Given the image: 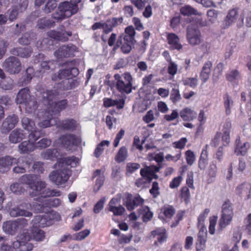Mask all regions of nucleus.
Returning <instances> with one entry per match:
<instances>
[{
	"label": "nucleus",
	"mask_w": 251,
	"mask_h": 251,
	"mask_svg": "<svg viewBox=\"0 0 251 251\" xmlns=\"http://www.w3.org/2000/svg\"><path fill=\"white\" fill-rule=\"evenodd\" d=\"M57 7V3L55 0H50L47 3L45 8L46 13H50Z\"/></svg>",
	"instance_id": "obj_59"
},
{
	"label": "nucleus",
	"mask_w": 251,
	"mask_h": 251,
	"mask_svg": "<svg viewBox=\"0 0 251 251\" xmlns=\"http://www.w3.org/2000/svg\"><path fill=\"white\" fill-rule=\"evenodd\" d=\"M161 211L166 219H170L175 213L174 208L170 205L164 206Z\"/></svg>",
	"instance_id": "obj_51"
},
{
	"label": "nucleus",
	"mask_w": 251,
	"mask_h": 251,
	"mask_svg": "<svg viewBox=\"0 0 251 251\" xmlns=\"http://www.w3.org/2000/svg\"><path fill=\"white\" fill-rule=\"evenodd\" d=\"M17 164V166L14 168L13 171L15 173H24L25 169L29 167V163L27 161L26 158L20 157L17 159V162L14 164Z\"/></svg>",
	"instance_id": "obj_30"
},
{
	"label": "nucleus",
	"mask_w": 251,
	"mask_h": 251,
	"mask_svg": "<svg viewBox=\"0 0 251 251\" xmlns=\"http://www.w3.org/2000/svg\"><path fill=\"white\" fill-rule=\"evenodd\" d=\"M125 103V99L121 98L113 100L110 98L103 99V105L105 107L116 106L117 108L120 109L124 108Z\"/></svg>",
	"instance_id": "obj_24"
},
{
	"label": "nucleus",
	"mask_w": 251,
	"mask_h": 251,
	"mask_svg": "<svg viewBox=\"0 0 251 251\" xmlns=\"http://www.w3.org/2000/svg\"><path fill=\"white\" fill-rule=\"evenodd\" d=\"M210 212L209 208H205L199 215L198 218V225H205L204 222Z\"/></svg>",
	"instance_id": "obj_52"
},
{
	"label": "nucleus",
	"mask_w": 251,
	"mask_h": 251,
	"mask_svg": "<svg viewBox=\"0 0 251 251\" xmlns=\"http://www.w3.org/2000/svg\"><path fill=\"white\" fill-rule=\"evenodd\" d=\"M27 220L25 218L18 219L15 221H9L4 222L3 224L2 228L3 231L7 234L13 235L18 231L20 230L19 236L22 231L27 226Z\"/></svg>",
	"instance_id": "obj_8"
},
{
	"label": "nucleus",
	"mask_w": 251,
	"mask_h": 251,
	"mask_svg": "<svg viewBox=\"0 0 251 251\" xmlns=\"http://www.w3.org/2000/svg\"><path fill=\"white\" fill-rule=\"evenodd\" d=\"M37 201L39 203L34 202L32 204L24 203L20 205L12 208L10 209L9 213L11 216L16 217L18 216L31 217L32 213L29 210H33L35 212H41L43 211L44 207H57L61 203V201L58 198L51 199H44L39 197Z\"/></svg>",
	"instance_id": "obj_2"
},
{
	"label": "nucleus",
	"mask_w": 251,
	"mask_h": 251,
	"mask_svg": "<svg viewBox=\"0 0 251 251\" xmlns=\"http://www.w3.org/2000/svg\"><path fill=\"white\" fill-rule=\"evenodd\" d=\"M78 162V160L74 156L62 157L58 160L57 166L58 167H67V168H68V166H70L71 167H75L76 166Z\"/></svg>",
	"instance_id": "obj_25"
},
{
	"label": "nucleus",
	"mask_w": 251,
	"mask_h": 251,
	"mask_svg": "<svg viewBox=\"0 0 251 251\" xmlns=\"http://www.w3.org/2000/svg\"><path fill=\"white\" fill-rule=\"evenodd\" d=\"M117 90L122 94H128L132 91L133 78L128 72L120 75L116 74L114 76Z\"/></svg>",
	"instance_id": "obj_5"
},
{
	"label": "nucleus",
	"mask_w": 251,
	"mask_h": 251,
	"mask_svg": "<svg viewBox=\"0 0 251 251\" xmlns=\"http://www.w3.org/2000/svg\"><path fill=\"white\" fill-rule=\"evenodd\" d=\"M22 125L24 130L27 131V134H35V135H39L37 128L33 121L27 117H24L22 119Z\"/></svg>",
	"instance_id": "obj_20"
},
{
	"label": "nucleus",
	"mask_w": 251,
	"mask_h": 251,
	"mask_svg": "<svg viewBox=\"0 0 251 251\" xmlns=\"http://www.w3.org/2000/svg\"><path fill=\"white\" fill-rule=\"evenodd\" d=\"M200 228V231L198 233V237L199 241L201 243H205L206 242V236L207 235V229L205 225H198Z\"/></svg>",
	"instance_id": "obj_49"
},
{
	"label": "nucleus",
	"mask_w": 251,
	"mask_h": 251,
	"mask_svg": "<svg viewBox=\"0 0 251 251\" xmlns=\"http://www.w3.org/2000/svg\"><path fill=\"white\" fill-rule=\"evenodd\" d=\"M77 122L73 119H68L62 122V127L66 129L74 130L77 126Z\"/></svg>",
	"instance_id": "obj_45"
},
{
	"label": "nucleus",
	"mask_w": 251,
	"mask_h": 251,
	"mask_svg": "<svg viewBox=\"0 0 251 251\" xmlns=\"http://www.w3.org/2000/svg\"><path fill=\"white\" fill-rule=\"evenodd\" d=\"M208 163V152L207 146L202 149L201 156L199 160V168L201 170H204Z\"/></svg>",
	"instance_id": "obj_35"
},
{
	"label": "nucleus",
	"mask_w": 251,
	"mask_h": 251,
	"mask_svg": "<svg viewBox=\"0 0 251 251\" xmlns=\"http://www.w3.org/2000/svg\"><path fill=\"white\" fill-rule=\"evenodd\" d=\"M123 22L122 18H113L111 20H109L106 22V24H108L107 27V32L108 33L110 32L113 27L119 24H120Z\"/></svg>",
	"instance_id": "obj_48"
},
{
	"label": "nucleus",
	"mask_w": 251,
	"mask_h": 251,
	"mask_svg": "<svg viewBox=\"0 0 251 251\" xmlns=\"http://www.w3.org/2000/svg\"><path fill=\"white\" fill-rule=\"evenodd\" d=\"M39 135L35 134L28 135V141H24L19 145V150L21 153H28L33 151L35 149L34 143L39 138Z\"/></svg>",
	"instance_id": "obj_14"
},
{
	"label": "nucleus",
	"mask_w": 251,
	"mask_h": 251,
	"mask_svg": "<svg viewBox=\"0 0 251 251\" xmlns=\"http://www.w3.org/2000/svg\"><path fill=\"white\" fill-rule=\"evenodd\" d=\"M25 175H24V176ZM23 176L20 178L19 180V183L17 182L13 184L10 186V190L11 191L14 193H20L23 191V186L22 185L24 184H27L29 186L30 188H31L30 185L28 183H25L22 182L21 181L22 177ZM31 191H30V194H31V192H32L31 189H30ZM32 197H33L31 195H30Z\"/></svg>",
	"instance_id": "obj_37"
},
{
	"label": "nucleus",
	"mask_w": 251,
	"mask_h": 251,
	"mask_svg": "<svg viewBox=\"0 0 251 251\" xmlns=\"http://www.w3.org/2000/svg\"><path fill=\"white\" fill-rule=\"evenodd\" d=\"M70 53V49L67 46H62L58 50L54 52V54L58 58L66 57Z\"/></svg>",
	"instance_id": "obj_47"
},
{
	"label": "nucleus",
	"mask_w": 251,
	"mask_h": 251,
	"mask_svg": "<svg viewBox=\"0 0 251 251\" xmlns=\"http://www.w3.org/2000/svg\"><path fill=\"white\" fill-rule=\"evenodd\" d=\"M16 53L22 57H27L30 55L31 52L27 49L19 48L16 51Z\"/></svg>",
	"instance_id": "obj_64"
},
{
	"label": "nucleus",
	"mask_w": 251,
	"mask_h": 251,
	"mask_svg": "<svg viewBox=\"0 0 251 251\" xmlns=\"http://www.w3.org/2000/svg\"><path fill=\"white\" fill-rule=\"evenodd\" d=\"M51 144V140L48 138H43L37 143L35 148H46L49 146Z\"/></svg>",
	"instance_id": "obj_57"
},
{
	"label": "nucleus",
	"mask_w": 251,
	"mask_h": 251,
	"mask_svg": "<svg viewBox=\"0 0 251 251\" xmlns=\"http://www.w3.org/2000/svg\"><path fill=\"white\" fill-rule=\"evenodd\" d=\"M180 13L183 15H201L197 10L189 5H185L180 9Z\"/></svg>",
	"instance_id": "obj_46"
},
{
	"label": "nucleus",
	"mask_w": 251,
	"mask_h": 251,
	"mask_svg": "<svg viewBox=\"0 0 251 251\" xmlns=\"http://www.w3.org/2000/svg\"><path fill=\"white\" fill-rule=\"evenodd\" d=\"M62 146L68 150H75L77 147L81 145V138L79 136L67 134L62 136L59 139Z\"/></svg>",
	"instance_id": "obj_11"
},
{
	"label": "nucleus",
	"mask_w": 251,
	"mask_h": 251,
	"mask_svg": "<svg viewBox=\"0 0 251 251\" xmlns=\"http://www.w3.org/2000/svg\"><path fill=\"white\" fill-rule=\"evenodd\" d=\"M158 171V169L155 166L146 167L140 170V174L142 176L147 177L149 180H151L153 178H157V176L155 175V173Z\"/></svg>",
	"instance_id": "obj_32"
},
{
	"label": "nucleus",
	"mask_w": 251,
	"mask_h": 251,
	"mask_svg": "<svg viewBox=\"0 0 251 251\" xmlns=\"http://www.w3.org/2000/svg\"><path fill=\"white\" fill-rule=\"evenodd\" d=\"M123 201L124 204L128 210H133L135 205L142 204L144 202V200L139 196L135 197L132 200V196L129 194L126 195Z\"/></svg>",
	"instance_id": "obj_16"
},
{
	"label": "nucleus",
	"mask_w": 251,
	"mask_h": 251,
	"mask_svg": "<svg viewBox=\"0 0 251 251\" xmlns=\"http://www.w3.org/2000/svg\"><path fill=\"white\" fill-rule=\"evenodd\" d=\"M181 157V152L180 151H179L175 155H172L170 154H167L165 156V159L167 161H172L173 162H176L180 159Z\"/></svg>",
	"instance_id": "obj_61"
},
{
	"label": "nucleus",
	"mask_w": 251,
	"mask_h": 251,
	"mask_svg": "<svg viewBox=\"0 0 251 251\" xmlns=\"http://www.w3.org/2000/svg\"><path fill=\"white\" fill-rule=\"evenodd\" d=\"M151 236L156 238L159 243H162L167 239L166 231L164 228H158L151 232Z\"/></svg>",
	"instance_id": "obj_34"
},
{
	"label": "nucleus",
	"mask_w": 251,
	"mask_h": 251,
	"mask_svg": "<svg viewBox=\"0 0 251 251\" xmlns=\"http://www.w3.org/2000/svg\"><path fill=\"white\" fill-rule=\"evenodd\" d=\"M24 231L25 232V236L29 235L30 236V239L27 242V243H29L28 241L32 238L37 241H42L45 237L44 232L39 229L38 228L32 227V228L30 230L24 229L20 234H22Z\"/></svg>",
	"instance_id": "obj_19"
},
{
	"label": "nucleus",
	"mask_w": 251,
	"mask_h": 251,
	"mask_svg": "<svg viewBox=\"0 0 251 251\" xmlns=\"http://www.w3.org/2000/svg\"><path fill=\"white\" fill-rule=\"evenodd\" d=\"M125 33L126 35L124 38L125 41L131 42L134 38L135 33L133 27L128 26L126 27L125 29Z\"/></svg>",
	"instance_id": "obj_42"
},
{
	"label": "nucleus",
	"mask_w": 251,
	"mask_h": 251,
	"mask_svg": "<svg viewBox=\"0 0 251 251\" xmlns=\"http://www.w3.org/2000/svg\"><path fill=\"white\" fill-rule=\"evenodd\" d=\"M58 154L56 149H49L42 153V156L45 159L54 160L58 157Z\"/></svg>",
	"instance_id": "obj_39"
},
{
	"label": "nucleus",
	"mask_w": 251,
	"mask_h": 251,
	"mask_svg": "<svg viewBox=\"0 0 251 251\" xmlns=\"http://www.w3.org/2000/svg\"><path fill=\"white\" fill-rule=\"evenodd\" d=\"M185 159L189 165H192L196 160L195 155L191 150L187 151L185 153Z\"/></svg>",
	"instance_id": "obj_54"
},
{
	"label": "nucleus",
	"mask_w": 251,
	"mask_h": 251,
	"mask_svg": "<svg viewBox=\"0 0 251 251\" xmlns=\"http://www.w3.org/2000/svg\"><path fill=\"white\" fill-rule=\"evenodd\" d=\"M187 40L191 46L199 45L201 42V36L200 31L197 28L189 26L187 32Z\"/></svg>",
	"instance_id": "obj_15"
},
{
	"label": "nucleus",
	"mask_w": 251,
	"mask_h": 251,
	"mask_svg": "<svg viewBox=\"0 0 251 251\" xmlns=\"http://www.w3.org/2000/svg\"><path fill=\"white\" fill-rule=\"evenodd\" d=\"M177 72V65L173 61L169 62L168 66V73L169 75L174 76Z\"/></svg>",
	"instance_id": "obj_55"
},
{
	"label": "nucleus",
	"mask_w": 251,
	"mask_h": 251,
	"mask_svg": "<svg viewBox=\"0 0 251 251\" xmlns=\"http://www.w3.org/2000/svg\"><path fill=\"white\" fill-rule=\"evenodd\" d=\"M108 209L115 216H121L125 211V209L119 204V200L117 198H113L110 200L108 204Z\"/></svg>",
	"instance_id": "obj_18"
},
{
	"label": "nucleus",
	"mask_w": 251,
	"mask_h": 251,
	"mask_svg": "<svg viewBox=\"0 0 251 251\" xmlns=\"http://www.w3.org/2000/svg\"><path fill=\"white\" fill-rule=\"evenodd\" d=\"M167 40L170 47L172 50H180L182 46L179 42L178 37L174 33H169L167 36Z\"/></svg>",
	"instance_id": "obj_29"
},
{
	"label": "nucleus",
	"mask_w": 251,
	"mask_h": 251,
	"mask_svg": "<svg viewBox=\"0 0 251 251\" xmlns=\"http://www.w3.org/2000/svg\"><path fill=\"white\" fill-rule=\"evenodd\" d=\"M30 98L29 89L24 88L19 91L16 98L17 103L25 104L26 111L29 113L32 112L37 108L36 102L34 100H30Z\"/></svg>",
	"instance_id": "obj_10"
},
{
	"label": "nucleus",
	"mask_w": 251,
	"mask_h": 251,
	"mask_svg": "<svg viewBox=\"0 0 251 251\" xmlns=\"http://www.w3.org/2000/svg\"><path fill=\"white\" fill-rule=\"evenodd\" d=\"M182 180V177L181 176H178L174 177L170 182V187L172 189L177 188L180 185Z\"/></svg>",
	"instance_id": "obj_58"
},
{
	"label": "nucleus",
	"mask_w": 251,
	"mask_h": 251,
	"mask_svg": "<svg viewBox=\"0 0 251 251\" xmlns=\"http://www.w3.org/2000/svg\"><path fill=\"white\" fill-rule=\"evenodd\" d=\"M60 216L55 211H51L43 215L35 216L32 221L33 228L44 227L52 225L54 221H59Z\"/></svg>",
	"instance_id": "obj_6"
},
{
	"label": "nucleus",
	"mask_w": 251,
	"mask_h": 251,
	"mask_svg": "<svg viewBox=\"0 0 251 251\" xmlns=\"http://www.w3.org/2000/svg\"><path fill=\"white\" fill-rule=\"evenodd\" d=\"M139 215L142 216L144 222H147L151 220L152 217V213L147 206L142 207L139 210Z\"/></svg>",
	"instance_id": "obj_38"
},
{
	"label": "nucleus",
	"mask_w": 251,
	"mask_h": 251,
	"mask_svg": "<svg viewBox=\"0 0 251 251\" xmlns=\"http://www.w3.org/2000/svg\"><path fill=\"white\" fill-rule=\"evenodd\" d=\"M90 233V230L85 229L79 232L72 235L73 240L76 241H81L85 239Z\"/></svg>",
	"instance_id": "obj_43"
},
{
	"label": "nucleus",
	"mask_w": 251,
	"mask_h": 251,
	"mask_svg": "<svg viewBox=\"0 0 251 251\" xmlns=\"http://www.w3.org/2000/svg\"><path fill=\"white\" fill-rule=\"evenodd\" d=\"M106 201L105 198H102L94 206V212L95 213H99L100 211L102 209L104 203Z\"/></svg>",
	"instance_id": "obj_62"
},
{
	"label": "nucleus",
	"mask_w": 251,
	"mask_h": 251,
	"mask_svg": "<svg viewBox=\"0 0 251 251\" xmlns=\"http://www.w3.org/2000/svg\"><path fill=\"white\" fill-rule=\"evenodd\" d=\"M25 232L17 236V240L12 244L13 247H11L7 244V240L4 237H0V251H30L33 249V245L27 242L30 239L29 235L25 236Z\"/></svg>",
	"instance_id": "obj_4"
},
{
	"label": "nucleus",
	"mask_w": 251,
	"mask_h": 251,
	"mask_svg": "<svg viewBox=\"0 0 251 251\" xmlns=\"http://www.w3.org/2000/svg\"><path fill=\"white\" fill-rule=\"evenodd\" d=\"M180 117L183 121H193L197 117V113L189 107H186L181 110L179 112Z\"/></svg>",
	"instance_id": "obj_31"
},
{
	"label": "nucleus",
	"mask_w": 251,
	"mask_h": 251,
	"mask_svg": "<svg viewBox=\"0 0 251 251\" xmlns=\"http://www.w3.org/2000/svg\"><path fill=\"white\" fill-rule=\"evenodd\" d=\"M55 168L57 169L51 172L49 175L50 180L58 186L64 184L71 175L70 170L67 167H58L57 164H55Z\"/></svg>",
	"instance_id": "obj_7"
},
{
	"label": "nucleus",
	"mask_w": 251,
	"mask_h": 251,
	"mask_svg": "<svg viewBox=\"0 0 251 251\" xmlns=\"http://www.w3.org/2000/svg\"><path fill=\"white\" fill-rule=\"evenodd\" d=\"M236 142L237 147L235 150L236 154L237 155H245L249 148V144L247 142L242 143L240 141L237 140L236 141Z\"/></svg>",
	"instance_id": "obj_36"
},
{
	"label": "nucleus",
	"mask_w": 251,
	"mask_h": 251,
	"mask_svg": "<svg viewBox=\"0 0 251 251\" xmlns=\"http://www.w3.org/2000/svg\"><path fill=\"white\" fill-rule=\"evenodd\" d=\"M17 162V159L10 156L0 158V172L8 171L10 167Z\"/></svg>",
	"instance_id": "obj_27"
},
{
	"label": "nucleus",
	"mask_w": 251,
	"mask_h": 251,
	"mask_svg": "<svg viewBox=\"0 0 251 251\" xmlns=\"http://www.w3.org/2000/svg\"><path fill=\"white\" fill-rule=\"evenodd\" d=\"M140 167L139 164L136 163H128L126 166V169L127 173L131 174L139 169Z\"/></svg>",
	"instance_id": "obj_60"
},
{
	"label": "nucleus",
	"mask_w": 251,
	"mask_h": 251,
	"mask_svg": "<svg viewBox=\"0 0 251 251\" xmlns=\"http://www.w3.org/2000/svg\"><path fill=\"white\" fill-rule=\"evenodd\" d=\"M72 35V33L70 31L65 32L63 33H57V34L55 36L51 35L54 38H55L58 40H60L63 42L66 41L68 37H70Z\"/></svg>",
	"instance_id": "obj_56"
},
{
	"label": "nucleus",
	"mask_w": 251,
	"mask_h": 251,
	"mask_svg": "<svg viewBox=\"0 0 251 251\" xmlns=\"http://www.w3.org/2000/svg\"><path fill=\"white\" fill-rule=\"evenodd\" d=\"M2 67L7 72L12 74L19 73L21 69V63L15 57H10L6 59Z\"/></svg>",
	"instance_id": "obj_13"
},
{
	"label": "nucleus",
	"mask_w": 251,
	"mask_h": 251,
	"mask_svg": "<svg viewBox=\"0 0 251 251\" xmlns=\"http://www.w3.org/2000/svg\"><path fill=\"white\" fill-rule=\"evenodd\" d=\"M218 217L216 216H212L209 217V225L208 227L209 233L213 235L215 232V227L217 224Z\"/></svg>",
	"instance_id": "obj_50"
},
{
	"label": "nucleus",
	"mask_w": 251,
	"mask_h": 251,
	"mask_svg": "<svg viewBox=\"0 0 251 251\" xmlns=\"http://www.w3.org/2000/svg\"><path fill=\"white\" fill-rule=\"evenodd\" d=\"M212 67V64L210 61H207L204 64L200 74L201 79L203 82H205L208 79Z\"/></svg>",
	"instance_id": "obj_33"
},
{
	"label": "nucleus",
	"mask_w": 251,
	"mask_h": 251,
	"mask_svg": "<svg viewBox=\"0 0 251 251\" xmlns=\"http://www.w3.org/2000/svg\"><path fill=\"white\" fill-rule=\"evenodd\" d=\"M127 156V149L125 147H122L115 156V160L118 162H121L125 160Z\"/></svg>",
	"instance_id": "obj_41"
},
{
	"label": "nucleus",
	"mask_w": 251,
	"mask_h": 251,
	"mask_svg": "<svg viewBox=\"0 0 251 251\" xmlns=\"http://www.w3.org/2000/svg\"><path fill=\"white\" fill-rule=\"evenodd\" d=\"M233 216V208L231 203L225 201L222 206V214L218 223V230H222L231 222Z\"/></svg>",
	"instance_id": "obj_9"
},
{
	"label": "nucleus",
	"mask_w": 251,
	"mask_h": 251,
	"mask_svg": "<svg viewBox=\"0 0 251 251\" xmlns=\"http://www.w3.org/2000/svg\"><path fill=\"white\" fill-rule=\"evenodd\" d=\"M231 128V124L229 123H226L224 126L221 133V139L222 141V145L226 146L230 142L229 133Z\"/></svg>",
	"instance_id": "obj_28"
},
{
	"label": "nucleus",
	"mask_w": 251,
	"mask_h": 251,
	"mask_svg": "<svg viewBox=\"0 0 251 251\" xmlns=\"http://www.w3.org/2000/svg\"><path fill=\"white\" fill-rule=\"evenodd\" d=\"M187 140L186 138H181L179 141L173 143V146L176 149H182L184 148Z\"/></svg>",
	"instance_id": "obj_63"
},
{
	"label": "nucleus",
	"mask_w": 251,
	"mask_h": 251,
	"mask_svg": "<svg viewBox=\"0 0 251 251\" xmlns=\"http://www.w3.org/2000/svg\"><path fill=\"white\" fill-rule=\"evenodd\" d=\"M93 178L95 179L94 191L98 192L102 186L104 181V176L100 170H97L94 172Z\"/></svg>",
	"instance_id": "obj_26"
},
{
	"label": "nucleus",
	"mask_w": 251,
	"mask_h": 251,
	"mask_svg": "<svg viewBox=\"0 0 251 251\" xmlns=\"http://www.w3.org/2000/svg\"><path fill=\"white\" fill-rule=\"evenodd\" d=\"M13 80L8 77H2L0 80V87L4 90L11 89L13 87Z\"/></svg>",
	"instance_id": "obj_44"
},
{
	"label": "nucleus",
	"mask_w": 251,
	"mask_h": 251,
	"mask_svg": "<svg viewBox=\"0 0 251 251\" xmlns=\"http://www.w3.org/2000/svg\"><path fill=\"white\" fill-rule=\"evenodd\" d=\"M18 122V117L15 115L7 117L2 123L1 128V132L6 133L9 130L13 128Z\"/></svg>",
	"instance_id": "obj_23"
},
{
	"label": "nucleus",
	"mask_w": 251,
	"mask_h": 251,
	"mask_svg": "<svg viewBox=\"0 0 251 251\" xmlns=\"http://www.w3.org/2000/svg\"><path fill=\"white\" fill-rule=\"evenodd\" d=\"M44 102L48 104V111H41L38 114L40 122L38 125L40 127L46 128L50 126L55 123L53 116L65 109L67 106L66 100L56 102L55 97L51 91L44 92L43 95Z\"/></svg>",
	"instance_id": "obj_1"
},
{
	"label": "nucleus",
	"mask_w": 251,
	"mask_h": 251,
	"mask_svg": "<svg viewBox=\"0 0 251 251\" xmlns=\"http://www.w3.org/2000/svg\"><path fill=\"white\" fill-rule=\"evenodd\" d=\"M21 181L29 184L32 190L31 195L32 196H40L41 198L49 197H59L61 192L56 189H46V184L41 181L37 176H24Z\"/></svg>",
	"instance_id": "obj_3"
},
{
	"label": "nucleus",
	"mask_w": 251,
	"mask_h": 251,
	"mask_svg": "<svg viewBox=\"0 0 251 251\" xmlns=\"http://www.w3.org/2000/svg\"><path fill=\"white\" fill-rule=\"evenodd\" d=\"M238 17V11L235 9L230 10L226 17L222 21L221 27L222 29H226L234 23Z\"/></svg>",
	"instance_id": "obj_17"
},
{
	"label": "nucleus",
	"mask_w": 251,
	"mask_h": 251,
	"mask_svg": "<svg viewBox=\"0 0 251 251\" xmlns=\"http://www.w3.org/2000/svg\"><path fill=\"white\" fill-rule=\"evenodd\" d=\"M219 11L214 9H210L207 11V20L205 21H201L199 25L201 26H208L215 23L217 20Z\"/></svg>",
	"instance_id": "obj_21"
},
{
	"label": "nucleus",
	"mask_w": 251,
	"mask_h": 251,
	"mask_svg": "<svg viewBox=\"0 0 251 251\" xmlns=\"http://www.w3.org/2000/svg\"><path fill=\"white\" fill-rule=\"evenodd\" d=\"M182 83L184 85L194 88L198 85V79L194 77L186 78L182 80Z\"/></svg>",
	"instance_id": "obj_53"
},
{
	"label": "nucleus",
	"mask_w": 251,
	"mask_h": 251,
	"mask_svg": "<svg viewBox=\"0 0 251 251\" xmlns=\"http://www.w3.org/2000/svg\"><path fill=\"white\" fill-rule=\"evenodd\" d=\"M27 133L21 129L14 130L9 137V140L12 143L16 144L24 139L27 135Z\"/></svg>",
	"instance_id": "obj_22"
},
{
	"label": "nucleus",
	"mask_w": 251,
	"mask_h": 251,
	"mask_svg": "<svg viewBox=\"0 0 251 251\" xmlns=\"http://www.w3.org/2000/svg\"><path fill=\"white\" fill-rule=\"evenodd\" d=\"M72 74H73L72 75L73 76H75L78 74V70L75 68H72L71 69H68L61 70L59 73L58 77L59 78L62 79L70 76Z\"/></svg>",
	"instance_id": "obj_40"
},
{
	"label": "nucleus",
	"mask_w": 251,
	"mask_h": 251,
	"mask_svg": "<svg viewBox=\"0 0 251 251\" xmlns=\"http://www.w3.org/2000/svg\"><path fill=\"white\" fill-rule=\"evenodd\" d=\"M61 12L60 16H55L57 19H62L64 17H69L73 14L76 13L77 8L76 4L68 2H64L61 3L59 6Z\"/></svg>",
	"instance_id": "obj_12"
}]
</instances>
